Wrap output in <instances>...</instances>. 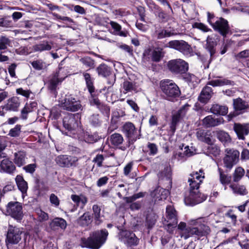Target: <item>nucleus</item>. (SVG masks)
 <instances>
[{
	"label": "nucleus",
	"mask_w": 249,
	"mask_h": 249,
	"mask_svg": "<svg viewBox=\"0 0 249 249\" xmlns=\"http://www.w3.org/2000/svg\"><path fill=\"white\" fill-rule=\"evenodd\" d=\"M160 89L164 95V97L168 100L178 97L180 91L178 87L172 80L166 79L160 81Z\"/></svg>",
	"instance_id": "39448f33"
},
{
	"label": "nucleus",
	"mask_w": 249,
	"mask_h": 249,
	"mask_svg": "<svg viewBox=\"0 0 249 249\" xmlns=\"http://www.w3.org/2000/svg\"><path fill=\"white\" fill-rule=\"evenodd\" d=\"M92 210L93 212L92 215L94 218L95 224L97 225L101 224L103 222V220L101 219V209L100 206L97 204H94L92 206Z\"/></svg>",
	"instance_id": "c85d7f7f"
},
{
	"label": "nucleus",
	"mask_w": 249,
	"mask_h": 249,
	"mask_svg": "<svg viewBox=\"0 0 249 249\" xmlns=\"http://www.w3.org/2000/svg\"><path fill=\"white\" fill-rule=\"evenodd\" d=\"M62 69L61 68H59L58 71H56L51 77L50 80V85H49V88L51 90H54L56 87L57 86L58 84L59 83L62 82L65 77H67V76H62L61 73H62Z\"/></svg>",
	"instance_id": "aec40b11"
},
{
	"label": "nucleus",
	"mask_w": 249,
	"mask_h": 249,
	"mask_svg": "<svg viewBox=\"0 0 249 249\" xmlns=\"http://www.w3.org/2000/svg\"><path fill=\"white\" fill-rule=\"evenodd\" d=\"M50 201L51 204L55 207H57L59 205V199L54 194H51L50 196Z\"/></svg>",
	"instance_id": "0e129e2a"
},
{
	"label": "nucleus",
	"mask_w": 249,
	"mask_h": 249,
	"mask_svg": "<svg viewBox=\"0 0 249 249\" xmlns=\"http://www.w3.org/2000/svg\"><path fill=\"white\" fill-rule=\"evenodd\" d=\"M196 136L199 141L205 142L208 144L213 143L211 132L208 130L198 129L196 132Z\"/></svg>",
	"instance_id": "a211bd4d"
},
{
	"label": "nucleus",
	"mask_w": 249,
	"mask_h": 249,
	"mask_svg": "<svg viewBox=\"0 0 249 249\" xmlns=\"http://www.w3.org/2000/svg\"><path fill=\"white\" fill-rule=\"evenodd\" d=\"M166 218L164 219L163 224L167 231L172 233L178 222L177 211L172 206H168L166 207Z\"/></svg>",
	"instance_id": "0eeeda50"
},
{
	"label": "nucleus",
	"mask_w": 249,
	"mask_h": 249,
	"mask_svg": "<svg viewBox=\"0 0 249 249\" xmlns=\"http://www.w3.org/2000/svg\"><path fill=\"white\" fill-rule=\"evenodd\" d=\"M52 226L59 227L62 229H65L67 226L66 221L62 218L56 217L52 222Z\"/></svg>",
	"instance_id": "09e8293b"
},
{
	"label": "nucleus",
	"mask_w": 249,
	"mask_h": 249,
	"mask_svg": "<svg viewBox=\"0 0 249 249\" xmlns=\"http://www.w3.org/2000/svg\"><path fill=\"white\" fill-rule=\"evenodd\" d=\"M36 103L35 102H32L30 104H26L21 111L22 118L26 119L28 113L32 112L33 108L36 107Z\"/></svg>",
	"instance_id": "e433bc0d"
},
{
	"label": "nucleus",
	"mask_w": 249,
	"mask_h": 249,
	"mask_svg": "<svg viewBox=\"0 0 249 249\" xmlns=\"http://www.w3.org/2000/svg\"><path fill=\"white\" fill-rule=\"evenodd\" d=\"M110 141L112 145L118 146L123 143L124 139L120 134L114 133L110 136Z\"/></svg>",
	"instance_id": "37998d69"
},
{
	"label": "nucleus",
	"mask_w": 249,
	"mask_h": 249,
	"mask_svg": "<svg viewBox=\"0 0 249 249\" xmlns=\"http://www.w3.org/2000/svg\"><path fill=\"white\" fill-rule=\"evenodd\" d=\"M210 110L212 113L214 114L224 116L228 112V107L226 106L215 104L212 106Z\"/></svg>",
	"instance_id": "cd10ccee"
},
{
	"label": "nucleus",
	"mask_w": 249,
	"mask_h": 249,
	"mask_svg": "<svg viewBox=\"0 0 249 249\" xmlns=\"http://www.w3.org/2000/svg\"><path fill=\"white\" fill-rule=\"evenodd\" d=\"M230 187L232 189L234 194L244 196L247 195L248 193L245 187L243 185L231 184Z\"/></svg>",
	"instance_id": "a19ab883"
},
{
	"label": "nucleus",
	"mask_w": 249,
	"mask_h": 249,
	"mask_svg": "<svg viewBox=\"0 0 249 249\" xmlns=\"http://www.w3.org/2000/svg\"><path fill=\"white\" fill-rule=\"evenodd\" d=\"M32 67L36 70H41L46 67V63L41 60L34 61L31 63Z\"/></svg>",
	"instance_id": "864d4df0"
},
{
	"label": "nucleus",
	"mask_w": 249,
	"mask_h": 249,
	"mask_svg": "<svg viewBox=\"0 0 249 249\" xmlns=\"http://www.w3.org/2000/svg\"><path fill=\"white\" fill-rule=\"evenodd\" d=\"M77 222L82 227L88 226L92 222V217L89 212H86L77 219Z\"/></svg>",
	"instance_id": "c756f323"
},
{
	"label": "nucleus",
	"mask_w": 249,
	"mask_h": 249,
	"mask_svg": "<svg viewBox=\"0 0 249 249\" xmlns=\"http://www.w3.org/2000/svg\"><path fill=\"white\" fill-rule=\"evenodd\" d=\"M233 128L240 140H245V137L249 134V124L235 123Z\"/></svg>",
	"instance_id": "f3484780"
},
{
	"label": "nucleus",
	"mask_w": 249,
	"mask_h": 249,
	"mask_svg": "<svg viewBox=\"0 0 249 249\" xmlns=\"http://www.w3.org/2000/svg\"><path fill=\"white\" fill-rule=\"evenodd\" d=\"M50 113L54 119H57L61 115V111L59 107L55 106L51 109Z\"/></svg>",
	"instance_id": "680f3d73"
},
{
	"label": "nucleus",
	"mask_w": 249,
	"mask_h": 249,
	"mask_svg": "<svg viewBox=\"0 0 249 249\" xmlns=\"http://www.w3.org/2000/svg\"><path fill=\"white\" fill-rule=\"evenodd\" d=\"M233 106L235 110L240 111L241 113L245 112L246 109L249 108V103L240 98L233 99Z\"/></svg>",
	"instance_id": "b1692460"
},
{
	"label": "nucleus",
	"mask_w": 249,
	"mask_h": 249,
	"mask_svg": "<svg viewBox=\"0 0 249 249\" xmlns=\"http://www.w3.org/2000/svg\"><path fill=\"white\" fill-rule=\"evenodd\" d=\"M204 171L201 169L198 172H193L188 178L190 190L184 197V202L186 205L194 206L204 201L207 196L199 192L200 184L205 178Z\"/></svg>",
	"instance_id": "f257e3e1"
},
{
	"label": "nucleus",
	"mask_w": 249,
	"mask_h": 249,
	"mask_svg": "<svg viewBox=\"0 0 249 249\" xmlns=\"http://www.w3.org/2000/svg\"><path fill=\"white\" fill-rule=\"evenodd\" d=\"M56 163L61 167H70L72 165V163L71 162V160L65 155L58 156L56 158Z\"/></svg>",
	"instance_id": "f704fd0d"
},
{
	"label": "nucleus",
	"mask_w": 249,
	"mask_h": 249,
	"mask_svg": "<svg viewBox=\"0 0 249 249\" xmlns=\"http://www.w3.org/2000/svg\"><path fill=\"white\" fill-rule=\"evenodd\" d=\"M14 190V185L12 184H8L5 185L2 190H0V199L4 197V195Z\"/></svg>",
	"instance_id": "6e6d98bb"
},
{
	"label": "nucleus",
	"mask_w": 249,
	"mask_h": 249,
	"mask_svg": "<svg viewBox=\"0 0 249 249\" xmlns=\"http://www.w3.org/2000/svg\"><path fill=\"white\" fill-rule=\"evenodd\" d=\"M193 27L203 31V32L212 31V30L210 28L202 23L196 22L194 24Z\"/></svg>",
	"instance_id": "13d9d810"
},
{
	"label": "nucleus",
	"mask_w": 249,
	"mask_h": 249,
	"mask_svg": "<svg viewBox=\"0 0 249 249\" xmlns=\"http://www.w3.org/2000/svg\"><path fill=\"white\" fill-rule=\"evenodd\" d=\"M145 193L140 192L137 194L134 195L131 197H126V202L127 203H131L132 201L135 200L136 199L143 197L144 196Z\"/></svg>",
	"instance_id": "338daca9"
},
{
	"label": "nucleus",
	"mask_w": 249,
	"mask_h": 249,
	"mask_svg": "<svg viewBox=\"0 0 249 249\" xmlns=\"http://www.w3.org/2000/svg\"><path fill=\"white\" fill-rule=\"evenodd\" d=\"M168 46L178 51L184 55H190L192 49L188 43L184 40H172L169 42Z\"/></svg>",
	"instance_id": "ddd939ff"
},
{
	"label": "nucleus",
	"mask_w": 249,
	"mask_h": 249,
	"mask_svg": "<svg viewBox=\"0 0 249 249\" xmlns=\"http://www.w3.org/2000/svg\"><path fill=\"white\" fill-rule=\"evenodd\" d=\"M216 42L213 35L208 36L206 39V49L209 52L211 57L215 53Z\"/></svg>",
	"instance_id": "a878e982"
},
{
	"label": "nucleus",
	"mask_w": 249,
	"mask_h": 249,
	"mask_svg": "<svg viewBox=\"0 0 249 249\" xmlns=\"http://www.w3.org/2000/svg\"><path fill=\"white\" fill-rule=\"evenodd\" d=\"M108 235V233L106 229L95 231L88 238L81 239L82 246L93 249H98L105 243Z\"/></svg>",
	"instance_id": "20e7f679"
},
{
	"label": "nucleus",
	"mask_w": 249,
	"mask_h": 249,
	"mask_svg": "<svg viewBox=\"0 0 249 249\" xmlns=\"http://www.w3.org/2000/svg\"><path fill=\"white\" fill-rule=\"evenodd\" d=\"M224 121L222 118L214 119L212 115H209L203 120V124L207 127H213L223 124Z\"/></svg>",
	"instance_id": "5701e85b"
},
{
	"label": "nucleus",
	"mask_w": 249,
	"mask_h": 249,
	"mask_svg": "<svg viewBox=\"0 0 249 249\" xmlns=\"http://www.w3.org/2000/svg\"><path fill=\"white\" fill-rule=\"evenodd\" d=\"M123 89L124 93H126L129 92H137V86L135 83L129 81H125L123 84Z\"/></svg>",
	"instance_id": "c9c22d12"
},
{
	"label": "nucleus",
	"mask_w": 249,
	"mask_h": 249,
	"mask_svg": "<svg viewBox=\"0 0 249 249\" xmlns=\"http://www.w3.org/2000/svg\"><path fill=\"white\" fill-rule=\"evenodd\" d=\"M216 137L224 143H229L231 141V138L229 134L223 130H217L215 132Z\"/></svg>",
	"instance_id": "72a5a7b5"
},
{
	"label": "nucleus",
	"mask_w": 249,
	"mask_h": 249,
	"mask_svg": "<svg viewBox=\"0 0 249 249\" xmlns=\"http://www.w3.org/2000/svg\"><path fill=\"white\" fill-rule=\"evenodd\" d=\"M15 180L18 186V189L22 192V193H26L28 189V184L26 181L24 180L22 176L18 175Z\"/></svg>",
	"instance_id": "2f4dec72"
},
{
	"label": "nucleus",
	"mask_w": 249,
	"mask_h": 249,
	"mask_svg": "<svg viewBox=\"0 0 249 249\" xmlns=\"http://www.w3.org/2000/svg\"><path fill=\"white\" fill-rule=\"evenodd\" d=\"M80 123V116L78 113L68 114L63 120L64 127L69 131L76 129Z\"/></svg>",
	"instance_id": "9b49d317"
},
{
	"label": "nucleus",
	"mask_w": 249,
	"mask_h": 249,
	"mask_svg": "<svg viewBox=\"0 0 249 249\" xmlns=\"http://www.w3.org/2000/svg\"><path fill=\"white\" fill-rule=\"evenodd\" d=\"M186 108L184 107L180 109L178 112L174 114L172 117L171 129L175 131L176 129V125L179 122V120L185 116L186 113Z\"/></svg>",
	"instance_id": "bb28decb"
},
{
	"label": "nucleus",
	"mask_w": 249,
	"mask_h": 249,
	"mask_svg": "<svg viewBox=\"0 0 249 249\" xmlns=\"http://www.w3.org/2000/svg\"><path fill=\"white\" fill-rule=\"evenodd\" d=\"M157 220V215L154 213L147 214L146 218V226L148 229H151L155 225Z\"/></svg>",
	"instance_id": "a18cd8bd"
},
{
	"label": "nucleus",
	"mask_w": 249,
	"mask_h": 249,
	"mask_svg": "<svg viewBox=\"0 0 249 249\" xmlns=\"http://www.w3.org/2000/svg\"><path fill=\"white\" fill-rule=\"evenodd\" d=\"M15 170V166L8 158L4 159L0 162V172L1 173L12 174Z\"/></svg>",
	"instance_id": "6ab92c4d"
},
{
	"label": "nucleus",
	"mask_w": 249,
	"mask_h": 249,
	"mask_svg": "<svg viewBox=\"0 0 249 249\" xmlns=\"http://www.w3.org/2000/svg\"><path fill=\"white\" fill-rule=\"evenodd\" d=\"M101 138V137L99 136L97 133L90 134L88 132H84L83 134V140L86 142L89 143H93L96 142Z\"/></svg>",
	"instance_id": "473e14b6"
},
{
	"label": "nucleus",
	"mask_w": 249,
	"mask_h": 249,
	"mask_svg": "<svg viewBox=\"0 0 249 249\" xmlns=\"http://www.w3.org/2000/svg\"><path fill=\"white\" fill-rule=\"evenodd\" d=\"M19 105V99L17 97H13L7 101L6 104L1 106V107L6 111H16Z\"/></svg>",
	"instance_id": "412c9836"
},
{
	"label": "nucleus",
	"mask_w": 249,
	"mask_h": 249,
	"mask_svg": "<svg viewBox=\"0 0 249 249\" xmlns=\"http://www.w3.org/2000/svg\"><path fill=\"white\" fill-rule=\"evenodd\" d=\"M213 94L212 88L206 86L202 89L198 97V100L202 103L206 104L211 98Z\"/></svg>",
	"instance_id": "4be33fe9"
},
{
	"label": "nucleus",
	"mask_w": 249,
	"mask_h": 249,
	"mask_svg": "<svg viewBox=\"0 0 249 249\" xmlns=\"http://www.w3.org/2000/svg\"><path fill=\"white\" fill-rule=\"evenodd\" d=\"M147 148L149 151V155H154L157 154L158 152V148L155 143L148 142L147 144Z\"/></svg>",
	"instance_id": "e2e57ef3"
},
{
	"label": "nucleus",
	"mask_w": 249,
	"mask_h": 249,
	"mask_svg": "<svg viewBox=\"0 0 249 249\" xmlns=\"http://www.w3.org/2000/svg\"><path fill=\"white\" fill-rule=\"evenodd\" d=\"M102 152L104 153L102 154H97L93 160V162L96 163L97 166L99 167L102 166L103 161L105 159L109 157H114L115 156L114 153H110L109 154H107L104 152L103 150L102 151Z\"/></svg>",
	"instance_id": "7c9ffc66"
},
{
	"label": "nucleus",
	"mask_w": 249,
	"mask_h": 249,
	"mask_svg": "<svg viewBox=\"0 0 249 249\" xmlns=\"http://www.w3.org/2000/svg\"><path fill=\"white\" fill-rule=\"evenodd\" d=\"M123 131L126 136L129 138V141L134 142L139 138V133L140 132L137 131L135 125L131 122H126L124 124Z\"/></svg>",
	"instance_id": "dca6fc26"
},
{
	"label": "nucleus",
	"mask_w": 249,
	"mask_h": 249,
	"mask_svg": "<svg viewBox=\"0 0 249 249\" xmlns=\"http://www.w3.org/2000/svg\"><path fill=\"white\" fill-rule=\"evenodd\" d=\"M59 105L64 110L71 112L82 110L83 108L81 101L72 95H66L63 99L59 101Z\"/></svg>",
	"instance_id": "423d86ee"
},
{
	"label": "nucleus",
	"mask_w": 249,
	"mask_h": 249,
	"mask_svg": "<svg viewBox=\"0 0 249 249\" xmlns=\"http://www.w3.org/2000/svg\"><path fill=\"white\" fill-rule=\"evenodd\" d=\"M89 123L94 126H98L101 125L100 120L98 114H93L89 118Z\"/></svg>",
	"instance_id": "603ef678"
},
{
	"label": "nucleus",
	"mask_w": 249,
	"mask_h": 249,
	"mask_svg": "<svg viewBox=\"0 0 249 249\" xmlns=\"http://www.w3.org/2000/svg\"><path fill=\"white\" fill-rule=\"evenodd\" d=\"M119 238L129 246H136L139 241L133 232L127 230H122L120 232Z\"/></svg>",
	"instance_id": "2eb2a0df"
},
{
	"label": "nucleus",
	"mask_w": 249,
	"mask_h": 249,
	"mask_svg": "<svg viewBox=\"0 0 249 249\" xmlns=\"http://www.w3.org/2000/svg\"><path fill=\"white\" fill-rule=\"evenodd\" d=\"M155 34L156 35L157 38L159 39L169 37L175 35L173 33L164 29L156 30L155 31Z\"/></svg>",
	"instance_id": "49530a36"
},
{
	"label": "nucleus",
	"mask_w": 249,
	"mask_h": 249,
	"mask_svg": "<svg viewBox=\"0 0 249 249\" xmlns=\"http://www.w3.org/2000/svg\"><path fill=\"white\" fill-rule=\"evenodd\" d=\"M181 151H178L176 153L175 155V158L177 159L178 160H180L181 161H185L187 157L185 155V153L183 151V148H180Z\"/></svg>",
	"instance_id": "69168bd1"
},
{
	"label": "nucleus",
	"mask_w": 249,
	"mask_h": 249,
	"mask_svg": "<svg viewBox=\"0 0 249 249\" xmlns=\"http://www.w3.org/2000/svg\"><path fill=\"white\" fill-rule=\"evenodd\" d=\"M212 26L213 30L223 37H226L230 31L228 21L223 18H217Z\"/></svg>",
	"instance_id": "f8f14e48"
},
{
	"label": "nucleus",
	"mask_w": 249,
	"mask_h": 249,
	"mask_svg": "<svg viewBox=\"0 0 249 249\" xmlns=\"http://www.w3.org/2000/svg\"><path fill=\"white\" fill-rule=\"evenodd\" d=\"M226 156L223 159L224 166L230 169L236 164L239 160V152L233 149H226Z\"/></svg>",
	"instance_id": "9d476101"
},
{
	"label": "nucleus",
	"mask_w": 249,
	"mask_h": 249,
	"mask_svg": "<svg viewBox=\"0 0 249 249\" xmlns=\"http://www.w3.org/2000/svg\"><path fill=\"white\" fill-rule=\"evenodd\" d=\"M189 223L193 227L186 228V223L181 222L178 226L179 230L182 231L181 236L184 239L195 236L197 240L201 237L205 236L210 232V229L206 224V219L200 217L189 220Z\"/></svg>",
	"instance_id": "f03ea898"
},
{
	"label": "nucleus",
	"mask_w": 249,
	"mask_h": 249,
	"mask_svg": "<svg viewBox=\"0 0 249 249\" xmlns=\"http://www.w3.org/2000/svg\"><path fill=\"white\" fill-rule=\"evenodd\" d=\"M209 145L208 150L210 153L215 156L219 154L220 150L216 145H213V143Z\"/></svg>",
	"instance_id": "052dcab7"
},
{
	"label": "nucleus",
	"mask_w": 249,
	"mask_h": 249,
	"mask_svg": "<svg viewBox=\"0 0 249 249\" xmlns=\"http://www.w3.org/2000/svg\"><path fill=\"white\" fill-rule=\"evenodd\" d=\"M13 159L14 163L18 167H21L26 163L27 160L26 155L23 151H18L14 154Z\"/></svg>",
	"instance_id": "393cba45"
},
{
	"label": "nucleus",
	"mask_w": 249,
	"mask_h": 249,
	"mask_svg": "<svg viewBox=\"0 0 249 249\" xmlns=\"http://www.w3.org/2000/svg\"><path fill=\"white\" fill-rule=\"evenodd\" d=\"M172 173L170 169L166 168L162 171L159 178L161 181L164 182L165 188L160 187L156 188L151 194L155 202L165 199L169 195V189L172 187Z\"/></svg>",
	"instance_id": "7ed1b4c3"
},
{
	"label": "nucleus",
	"mask_w": 249,
	"mask_h": 249,
	"mask_svg": "<svg viewBox=\"0 0 249 249\" xmlns=\"http://www.w3.org/2000/svg\"><path fill=\"white\" fill-rule=\"evenodd\" d=\"M36 213L37 216V219L40 222L47 221L49 219V216L47 213L43 211L40 208L36 209Z\"/></svg>",
	"instance_id": "8fccbe9b"
},
{
	"label": "nucleus",
	"mask_w": 249,
	"mask_h": 249,
	"mask_svg": "<svg viewBox=\"0 0 249 249\" xmlns=\"http://www.w3.org/2000/svg\"><path fill=\"white\" fill-rule=\"evenodd\" d=\"M220 174V181L222 184H228L230 182V178L226 175H225L221 171L218 169Z\"/></svg>",
	"instance_id": "774afa93"
},
{
	"label": "nucleus",
	"mask_w": 249,
	"mask_h": 249,
	"mask_svg": "<svg viewBox=\"0 0 249 249\" xmlns=\"http://www.w3.org/2000/svg\"><path fill=\"white\" fill-rule=\"evenodd\" d=\"M10 43V41L8 38L5 36H1L0 38V50L7 49V46L9 45Z\"/></svg>",
	"instance_id": "4d7b16f0"
},
{
	"label": "nucleus",
	"mask_w": 249,
	"mask_h": 249,
	"mask_svg": "<svg viewBox=\"0 0 249 249\" xmlns=\"http://www.w3.org/2000/svg\"><path fill=\"white\" fill-rule=\"evenodd\" d=\"M164 56L162 49L160 48H156L152 52L151 59L154 62H159Z\"/></svg>",
	"instance_id": "ea45409f"
},
{
	"label": "nucleus",
	"mask_w": 249,
	"mask_h": 249,
	"mask_svg": "<svg viewBox=\"0 0 249 249\" xmlns=\"http://www.w3.org/2000/svg\"><path fill=\"white\" fill-rule=\"evenodd\" d=\"M80 61L87 68L92 69L95 67L94 61L90 57L86 56L80 59Z\"/></svg>",
	"instance_id": "3c124183"
},
{
	"label": "nucleus",
	"mask_w": 249,
	"mask_h": 249,
	"mask_svg": "<svg viewBox=\"0 0 249 249\" xmlns=\"http://www.w3.org/2000/svg\"><path fill=\"white\" fill-rule=\"evenodd\" d=\"M97 71L99 75L103 77H107L110 74L111 69L107 65L103 64L100 65L97 68Z\"/></svg>",
	"instance_id": "58836bf2"
},
{
	"label": "nucleus",
	"mask_w": 249,
	"mask_h": 249,
	"mask_svg": "<svg viewBox=\"0 0 249 249\" xmlns=\"http://www.w3.org/2000/svg\"><path fill=\"white\" fill-rule=\"evenodd\" d=\"M167 66L171 72L177 74L185 73L189 69L188 63L181 59H176L169 61Z\"/></svg>",
	"instance_id": "6e6552de"
},
{
	"label": "nucleus",
	"mask_w": 249,
	"mask_h": 249,
	"mask_svg": "<svg viewBox=\"0 0 249 249\" xmlns=\"http://www.w3.org/2000/svg\"><path fill=\"white\" fill-rule=\"evenodd\" d=\"M233 82L227 79H216L210 81L208 85L213 87L223 86L224 85H232Z\"/></svg>",
	"instance_id": "4c0bfd02"
},
{
	"label": "nucleus",
	"mask_w": 249,
	"mask_h": 249,
	"mask_svg": "<svg viewBox=\"0 0 249 249\" xmlns=\"http://www.w3.org/2000/svg\"><path fill=\"white\" fill-rule=\"evenodd\" d=\"M21 230L17 227L9 225L7 233L6 240L12 244H18L21 239Z\"/></svg>",
	"instance_id": "4468645a"
},
{
	"label": "nucleus",
	"mask_w": 249,
	"mask_h": 249,
	"mask_svg": "<svg viewBox=\"0 0 249 249\" xmlns=\"http://www.w3.org/2000/svg\"><path fill=\"white\" fill-rule=\"evenodd\" d=\"M249 57V50H245L235 55L236 59H245Z\"/></svg>",
	"instance_id": "bf43d9fd"
},
{
	"label": "nucleus",
	"mask_w": 249,
	"mask_h": 249,
	"mask_svg": "<svg viewBox=\"0 0 249 249\" xmlns=\"http://www.w3.org/2000/svg\"><path fill=\"white\" fill-rule=\"evenodd\" d=\"M245 174L244 169L241 167H238L236 168L234 171L233 176V179L234 182L239 181Z\"/></svg>",
	"instance_id": "de8ad7c7"
},
{
	"label": "nucleus",
	"mask_w": 249,
	"mask_h": 249,
	"mask_svg": "<svg viewBox=\"0 0 249 249\" xmlns=\"http://www.w3.org/2000/svg\"><path fill=\"white\" fill-rule=\"evenodd\" d=\"M83 75L86 82V85L88 90L90 94L94 92V88L93 85V83L91 78L90 74L87 72H83Z\"/></svg>",
	"instance_id": "c03bdc74"
},
{
	"label": "nucleus",
	"mask_w": 249,
	"mask_h": 249,
	"mask_svg": "<svg viewBox=\"0 0 249 249\" xmlns=\"http://www.w3.org/2000/svg\"><path fill=\"white\" fill-rule=\"evenodd\" d=\"M21 126L20 125H16L14 128L10 129L9 132V135L13 137H18L21 132Z\"/></svg>",
	"instance_id": "5fc2aeb1"
},
{
	"label": "nucleus",
	"mask_w": 249,
	"mask_h": 249,
	"mask_svg": "<svg viewBox=\"0 0 249 249\" xmlns=\"http://www.w3.org/2000/svg\"><path fill=\"white\" fill-rule=\"evenodd\" d=\"M52 43L47 41H43L41 43L36 45L34 47L36 51L42 52L45 51H50L51 50Z\"/></svg>",
	"instance_id": "79ce46f5"
},
{
	"label": "nucleus",
	"mask_w": 249,
	"mask_h": 249,
	"mask_svg": "<svg viewBox=\"0 0 249 249\" xmlns=\"http://www.w3.org/2000/svg\"><path fill=\"white\" fill-rule=\"evenodd\" d=\"M6 214L18 221L21 220L23 217L22 206L20 203L18 201H11L6 205Z\"/></svg>",
	"instance_id": "1a4fd4ad"
}]
</instances>
